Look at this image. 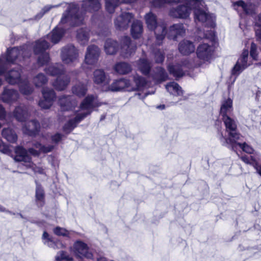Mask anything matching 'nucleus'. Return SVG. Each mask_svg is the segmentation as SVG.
I'll return each mask as SVG.
<instances>
[{
	"label": "nucleus",
	"mask_w": 261,
	"mask_h": 261,
	"mask_svg": "<svg viewBox=\"0 0 261 261\" xmlns=\"http://www.w3.org/2000/svg\"><path fill=\"white\" fill-rule=\"evenodd\" d=\"M223 121L225 125L226 132L228 134V138L224 137L222 134H221L220 140L223 146L228 145L234 139L240 140L242 137L237 131V124L234 120L232 119L230 116H225L222 118Z\"/></svg>",
	"instance_id": "7"
},
{
	"label": "nucleus",
	"mask_w": 261,
	"mask_h": 261,
	"mask_svg": "<svg viewBox=\"0 0 261 261\" xmlns=\"http://www.w3.org/2000/svg\"><path fill=\"white\" fill-rule=\"evenodd\" d=\"M234 7H240L242 10L248 14H252L254 12V7L250 4H245L243 1H239L233 5Z\"/></svg>",
	"instance_id": "47"
},
{
	"label": "nucleus",
	"mask_w": 261,
	"mask_h": 261,
	"mask_svg": "<svg viewBox=\"0 0 261 261\" xmlns=\"http://www.w3.org/2000/svg\"><path fill=\"white\" fill-rule=\"evenodd\" d=\"M42 238L43 239H46V241H48V239H50L49 238L48 234L46 232H44L43 236H42Z\"/></svg>",
	"instance_id": "64"
},
{
	"label": "nucleus",
	"mask_w": 261,
	"mask_h": 261,
	"mask_svg": "<svg viewBox=\"0 0 261 261\" xmlns=\"http://www.w3.org/2000/svg\"><path fill=\"white\" fill-rule=\"evenodd\" d=\"M129 0H106V9L110 13H113L115 9L121 3H127Z\"/></svg>",
	"instance_id": "38"
},
{
	"label": "nucleus",
	"mask_w": 261,
	"mask_h": 261,
	"mask_svg": "<svg viewBox=\"0 0 261 261\" xmlns=\"http://www.w3.org/2000/svg\"><path fill=\"white\" fill-rule=\"evenodd\" d=\"M241 159L245 163L251 164L253 167L255 166V164L256 163L254 161L252 160V159H250L249 157L246 156H242Z\"/></svg>",
	"instance_id": "60"
},
{
	"label": "nucleus",
	"mask_w": 261,
	"mask_h": 261,
	"mask_svg": "<svg viewBox=\"0 0 261 261\" xmlns=\"http://www.w3.org/2000/svg\"><path fill=\"white\" fill-rule=\"evenodd\" d=\"M152 77L157 82H162L167 79L168 75L165 70L160 67L155 69V73L152 75Z\"/></svg>",
	"instance_id": "44"
},
{
	"label": "nucleus",
	"mask_w": 261,
	"mask_h": 261,
	"mask_svg": "<svg viewBox=\"0 0 261 261\" xmlns=\"http://www.w3.org/2000/svg\"><path fill=\"white\" fill-rule=\"evenodd\" d=\"M248 51L247 49H244L231 70L232 75L236 76H238L251 64V63H248Z\"/></svg>",
	"instance_id": "11"
},
{
	"label": "nucleus",
	"mask_w": 261,
	"mask_h": 261,
	"mask_svg": "<svg viewBox=\"0 0 261 261\" xmlns=\"http://www.w3.org/2000/svg\"><path fill=\"white\" fill-rule=\"evenodd\" d=\"M19 98V94L16 89L4 88L3 91L1 95V99L5 103L12 104L16 102Z\"/></svg>",
	"instance_id": "15"
},
{
	"label": "nucleus",
	"mask_w": 261,
	"mask_h": 261,
	"mask_svg": "<svg viewBox=\"0 0 261 261\" xmlns=\"http://www.w3.org/2000/svg\"><path fill=\"white\" fill-rule=\"evenodd\" d=\"M99 106L96 96L88 95L82 101L80 105L79 112L75 118L69 120L63 127L64 131L69 133L77 124L81 121L87 116L90 115L95 107Z\"/></svg>",
	"instance_id": "2"
},
{
	"label": "nucleus",
	"mask_w": 261,
	"mask_h": 261,
	"mask_svg": "<svg viewBox=\"0 0 261 261\" xmlns=\"http://www.w3.org/2000/svg\"><path fill=\"white\" fill-rule=\"evenodd\" d=\"M186 30L182 23H176L171 25L168 30L165 29V36L170 40H176L179 36H183Z\"/></svg>",
	"instance_id": "13"
},
{
	"label": "nucleus",
	"mask_w": 261,
	"mask_h": 261,
	"mask_svg": "<svg viewBox=\"0 0 261 261\" xmlns=\"http://www.w3.org/2000/svg\"><path fill=\"white\" fill-rule=\"evenodd\" d=\"M30 55V52L25 45L20 47V48L14 47L11 49H8L7 55L0 57V75H3L6 71L10 64L17 63L26 57H29Z\"/></svg>",
	"instance_id": "3"
},
{
	"label": "nucleus",
	"mask_w": 261,
	"mask_h": 261,
	"mask_svg": "<svg viewBox=\"0 0 261 261\" xmlns=\"http://www.w3.org/2000/svg\"><path fill=\"white\" fill-rule=\"evenodd\" d=\"M93 81L98 85H106L109 84L110 79L102 69H96L93 74Z\"/></svg>",
	"instance_id": "23"
},
{
	"label": "nucleus",
	"mask_w": 261,
	"mask_h": 261,
	"mask_svg": "<svg viewBox=\"0 0 261 261\" xmlns=\"http://www.w3.org/2000/svg\"><path fill=\"white\" fill-rule=\"evenodd\" d=\"M42 94L43 98L48 101L49 105H52L53 101L56 98V93L54 90L52 89L45 87L43 88L42 90Z\"/></svg>",
	"instance_id": "37"
},
{
	"label": "nucleus",
	"mask_w": 261,
	"mask_h": 261,
	"mask_svg": "<svg viewBox=\"0 0 261 261\" xmlns=\"http://www.w3.org/2000/svg\"><path fill=\"white\" fill-rule=\"evenodd\" d=\"M63 137V135L59 133H57L55 135L51 136V140L53 142L55 143H58Z\"/></svg>",
	"instance_id": "59"
},
{
	"label": "nucleus",
	"mask_w": 261,
	"mask_h": 261,
	"mask_svg": "<svg viewBox=\"0 0 261 261\" xmlns=\"http://www.w3.org/2000/svg\"><path fill=\"white\" fill-rule=\"evenodd\" d=\"M64 34V31L63 29L56 28L45 37L41 38L36 42L34 51L35 54L40 55L38 58V63L40 66L46 64L50 60L49 54L45 52V50L50 47L48 41L53 44H56L60 41Z\"/></svg>",
	"instance_id": "1"
},
{
	"label": "nucleus",
	"mask_w": 261,
	"mask_h": 261,
	"mask_svg": "<svg viewBox=\"0 0 261 261\" xmlns=\"http://www.w3.org/2000/svg\"><path fill=\"white\" fill-rule=\"evenodd\" d=\"M168 69L170 73L172 74L176 78L181 77L184 74L181 67L178 65H169L168 67Z\"/></svg>",
	"instance_id": "46"
},
{
	"label": "nucleus",
	"mask_w": 261,
	"mask_h": 261,
	"mask_svg": "<svg viewBox=\"0 0 261 261\" xmlns=\"http://www.w3.org/2000/svg\"><path fill=\"white\" fill-rule=\"evenodd\" d=\"M195 49L193 42L187 40L181 41L178 45L179 51L184 55H188L193 53Z\"/></svg>",
	"instance_id": "30"
},
{
	"label": "nucleus",
	"mask_w": 261,
	"mask_h": 261,
	"mask_svg": "<svg viewBox=\"0 0 261 261\" xmlns=\"http://www.w3.org/2000/svg\"><path fill=\"white\" fill-rule=\"evenodd\" d=\"M136 45L131 42L127 36L123 37L121 40V54L124 58H128L135 53Z\"/></svg>",
	"instance_id": "17"
},
{
	"label": "nucleus",
	"mask_w": 261,
	"mask_h": 261,
	"mask_svg": "<svg viewBox=\"0 0 261 261\" xmlns=\"http://www.w3.org/2000/svg\"><path fill=\"white\" fill-rule=\"evenodd\" d=\"M254 167L256 170L257 172L261 176V166L255 163Z\"/></svg>",
	"instance_id": "62"
},
{
	"label": "nucleus",
	"mask_w": 261,
	"mask_h": 261,
	"mask_svg": "<svg viewBox=\"0 0 261 261\" xmlns=\"http://www.w3.org/2000/svg\"><path fill=\"white\" fill-rule=\"evenodd\" d=\"M134 82L135 84L133 86L129 80L122 78L114 81L113 83L108 87L109 90L111 91H119L123 90L127 91H136L142 90L146 85L147 82L146 80L138 75L136 74L134 76Z\"/></svg>",
	"instance_id": "4"
},
{
	"label": "nucleus",
	"mask_w": 261,
	"mask_h": 261,
	"mask_svg": "<svg viewBox=\"0 0 261 261\" xmlns=\"http://www.w3.org/2000/svg\"><path fill=\"white\" fill-rule=\"evenodd\" d=\"M40 125L36 120L28 122L22 128L23 133L29 136H35L40 131Z\"/></svg>",
	"instance_id": "22"
},
{
	"label": "nucleus",
	"mask_w": 261,
	"mask_h": 261,
	"mask_svg": "<svg viewBox=\"0 0 261 261\" xmlns=\"http://www.w3.org/2000/svg\"><path fill=\"white\" fill-rule=\"evenodd\" d=\"M49 102H48L47 100L44 99L43 98V99L42 100H40L39 101V106L42 108V109H48L49 108H50V107L52 106V105H49L48 103Z\"/></svg>",
	"instance_id": "57"
},
{
	"label": "nucleus",
	"mask_w": 261,
	"mask_h": 261,
	"mask_svg": "<svg viewBox=\"0 0 261 261\" xmlns=\"http://www.w3.org/2000/svg\"><path fill=\"white\" fill-rule=\"evenodd\" d=\"M189 0H185L183 4H180L175 8H172L170 11V15L171 16L180 19L188 18L193 10V3L189 4Z\"/></svg>",
	"instance_id": "10"
},
{
	"label": "nucleus",
	"mask_w": 261,
	"mask_h": 261,
	"mask_svg": "<svg viewBox=\"0 0 261 261\" xmlns=\"http://www.w3.org/2000/svg\"><path fill=\"white\" fill-rule=\"evenodd\" d=\"M143 32V25L140 21L135 20L133 21L131 28V33L133 38L135 39L141 37Z\"/></svg>",
	"instance_id": "33"
},
{
	"label": "nucleus",
	"mask_w": 261,
	"mask_h": 261,
	"mask_svg": "<svg viewBox=\"0 0 261 261\" xmlns=\"http://www.w3.org/2000/svg\"><path fill=\"white\" fill-rule=\"evenodd\" d=\"M214 51L213 47L207 43L200 44L196 50L197 57L204 62L208 61L212 58Z\"/></svg>",
	"instance_id": "16"
},
{
	"label": "nucleus",
	"mask_w": 261,
	"mask_h": 261,
	"mask_svg": "<svg viewBox=\"0 0 261 261\" xmlns=\"http://www.w3.org/2000/svg\"><path fill=\"white\" fill-rule=\"evenodd\" d=\"M255 24L257 27L255 30L256 36L258 40H261V13L258 15L256 19Z\"/></svg>",
	"instance_id": "50"
},
{
	"label": "nucleus",
	"mask_w": 261,
	"mask_h": 261,
	"mask_svg": "<svg viewBox=\"0 0 261 261\" xmlns=\"http://www.w3.org/2000/svg\"><path fill=\"white\" fill-rule=\"evenodd\" d=\"M21 69L20 67H17L16 69H12L8 72H5L4 76L6 81L11 85L19 84L22 80L21 76Z\"/></svg>",
	"instance_id": "14"
},
{
	"label": "nucleus",
	"mask_w": 261,
	"mask_h": 261,
	"mask_svg": "<svg viewBox=\"0 0 261 261\" xmlns=\"http://www.w3.org/2000/svg\"><path fill=\"white\" fill-rule=\"evenodd\" d=\"M72 93L79 97L84 96L87 91L86 85L79 83L74 86L72 88Z\"/></svg>",
	"instance_id": "43"
},
{
	"label": "nucleus",
	"mask_w": 261,
	"mask_h": 261,
	"mask_svg": "<svg viewBox=\"0 0 261 261\" xmlns=\"http://www.w3.org/2000/svg\"><path fill=\"white\" fill-rule=\"evenodd\" d=\"M100 54L99 48L95 45L88 46L85 55V63L89 65H94L98 61Z\"/></svg>",
	"instance_id": "19"
},
{
	"label": "nucleus",
	"mask_w": 261,
	"mask_h": 261,
	"mask_svg": "<svg viewBox=\"0 0 261 261\" xmlns=\"http://www.w3.org/2000/svg\"><path fill=\"white\" fill-rule=\"evenodd\" d=\"M61 4L57 5H47L43 7V8L41 10V11L38 13L34 18L35 20H38L42 18V17L44 15L45 13L48 12L51 9L54 8H57L59 7Z\"/></svg>",
	"instance_id": "49"
},
{
	"label": "nucleus",
	"mask_w": 261,
	"mask_h": 261,
	"mask_svg": "<svg viewBox=\"0 0 261 261\" xmlns=\"http://www.w3.org/2000/svg\"><path fill=\"white\" fill-rule=\"evenodd\" d=\"M166 88L170 94L173 95L179 96L182 94L181 88L175 82H172L168 83L166 85Z\"/></svg>",
	"instance_id": "36"
},
{
	"label": "nucleus",
	"mask_w": 261,
	"mask_h": 261,
	"mask_svg": "<svg viewBox=\"0 0 261 261\" xmlns=\"http://www.w3.org/2000/svg\"><path fill=\"white\" fill-rule=\"evenodd\" d=\"M76 37L81 44L85 45L89 40V31L86 29H79L77 32Z\"/></svg>",
	"instance_id": "39"
},
{
	"label": "nucleus",
	"mask_w": 261,
	"mask_h": 261,
	"mask_svg": "<svg viewBox=\"0 0 261 261\" xmlns=\"http://www.w3.org/2000/svg\"><path fill=\"white\" fill-rule=\"evenodd\" d=\"M105 50L107 54L114 55L118 50V43L115 40L108 39L106 41L105 44Z\"/></svg>",
	"instance_id": "31"
},
{
	"label": "nucleus",
	"mask_w": 261,
	"mask_h": 261,
	"mask_svg": "<svg viewBox=\"0 0 261 261\" xmlns=\"http://www.w3.org/2000/svg\"><path fill=\"white\" fill-rule=\"evenodd\" d=\"M44 71L49 75L58 76L65 73V68L63 64L56 63L45 67Z\"/></svg>",
	"instance_id": "27"
},
{
	"label": "nucleus",
	"mask_w": 261,
	"mask_h": 261,
	"mask_svg": "<svg viewBox=\"0 0 261 261\" xmlns=\"http://www.w3.org/2000/svg\"><path fill=\"white\" fill-rule=\"evenodd\" d=\"M232 101L230 99H228L223 103L220 112L222 118L225 116H230L232 111Z\"/></svg>",
	"instance_id": "34"
},
{
	"label": "nucleus",
	"mask_w": 261,
	"mask_h": 261,
	"mask_svg": "<svg viewBox=\"0 0 261 261\" xmlns=\"http://www.w3.org/2000/svg\"><path fill=\"white\" fill-rule=\"evenodd\" d=\"M154 59L156 63H160L163 62L164 60V55L160 50L154 51Z\"/></svg>",
	"instance_id": "54"
},
{
	"label": "nucleus",
	"mask_w": 261,
	"mask_h": 261,
	"mask_svg": "<svg viewBox=\"0 0 261 261\" xmlns=\"http://www.w3.org/2000/svg\"><path fill=\"white\" fill-rule=\"evenodd\" d=\"M180 0H156L153 3L155 7H161L165 3H178Z\"/></svg>",
	"instance_id": "53"
},
{
	"label": "nucleus",
	"mask_w": 261,
	"mask_h": 261,
	"mask_svg": "<svg viewBox=\"0 0 261 261\" xmlns=\"http://www.w3.org/2000/svg\"><path fill=\"white\" fill-rule=\"evenodd\" d=\"M44 243L47 245L48 247L53 248L55 249H59L61 247H63V244L59 241L56 242L53 241L50 239H48V241H45Z\"/></svg>",
	"instance_id": "51"
},
{
	"label": "nucleus",
	"mask_w": 261,
	"mask_h": 261,
	"mask_svg": "<svg viewBox=\"0 0 261 261\" xmlns=\"http://www.w3.org/2000/svg\"><path fill=\"white\" fill-rule=\"evenodd\" d=\"M58 102L62 111L71 110L77 105L72 96L62 95L59 98Z\"/></svg>",
	"instance_id": "20"
},
{
	"label": "nucleus",
	"mask_w": 261,
	"mask_h": 261,
	"mask_svg": "<svg viewBox=\"0 0 261 261\" xmlns=\"http://www.w3.org/2000/svg\"><path fill=\"white\" fill-rule=\"evenodd\" d=\"M100 7V0H85L83 2L82 9L85 12H92L98 11Z\"/></svg>",
	"instance_id": "29"
},
{
	"label": "nucleus",
	"mask_w": 261,
	"mask_h": 261,
	"mask_svg": "<svg viewBox=\"0 0 261 261\" xmlns=\"http://www.w3.org/2000/svg\"><path fill=\"white\" fill-rule=\"evenodd\" d=\"M31 162L29 163L28 167L32 168V170L35 173H39L40 174H44V169L42 167H37L36 166H32Z\"/></svg>",
	"instance_id": "58"
},
{
	"label": "nucleus",
	"mask_w": 261,
	"mask_h": 261,
	"mask_svg": "<svg viewBox=\"0 0 261 261\" xmlns=\"http://www.w3.org/2000/svg\"><path fill=\"white\" fill-rule=\"evenodd\" d=\"M36 188V199L39 206H42L44 204V190L37 181Z\"/></svg>",
	"instance_id": "41"
},
{
	"label": "nucleus",
	"mask_w": 261,
	"mask_h": 261,
	"mask_svg": "<svg viewBox=\"0 0 261 261\" xmlns=\"http://www.w3.org/2000/svg\"><path fill=\"white\" fill-rule=\"evenodd\" d=\"M0 151L5 154H9L11 152V150L8 146L5 144L0 140Z\"/></svg>",
	"instance_id": "55"
},
{
	"label": "nucleus",
	"mask_w": 261,
	"mask_h": 261,
	"mask_svg": "<svg viewBox=\"0 0 261 261\" xmlns=\"http://www.w3.org/2000/svg\"><path fill=\"white\" fill-rule=\"evenodd\" d=\"M56 261H73V258L66 252L59 251L56 256Z\"/></svg>",
	"instance_id": "48"
},
{
	"label": "nucleus",
	"mask_w": 261,
	"mask_h": 261,
	"mask_svg": "<svg viewBox=\"0 0 261 261\" xmlns=\"http://www.w3.org/2000/svg\"><path fill=\"white\" fill-rule=\"evenodd\" d=\"M54 232L57 236L68 237L69 232L64 228L57 227L54 229Z\"/></svg>",
	"instance_id": "52"
},
{
	"label": "nucleus",
	"mask_w": 261,
	"mask_h": 261,
	"mask_svg": "<svg viewBox=\"0 0 261 261\" xmlns=\"http://www.w3.org/2000/svg\"><path fill=\"white\" fill-rule=\"evenodd\" d=\"M241 140L242 138L240 140ZM239 141H240V140H237V139L235 138L233 140L230 141V142L228 143V145H225V146L234 151H236L238 148H240L247 153L251 154L253 153V149L250 146L247 144L246 143H242L239 142Z\"/></svg>",
	"instance_id": "26"
},
{
	"label": "nucleus",
	"mask_w": 261,
	"mask_h": 261,
	"mask_svg": "<svg viewBox=\"0 0 261 261\" xmlns=\"http://www.w3.org/2000/svg\"><path fill=\"white\" fill-rule=\"evenodd\" d=\"M133 19V15L130 13H122L115 20L114 23L117 29L120 30L126 29Z\"/></svg>",
	"instance_id": "18"
},
{
	"label": "nucleus",
	"mask_w": 261,
	"mask_h": 261,
	"mask_svg": "<svg viewBox=\"0 0 261 261\" xmlns=\"http://www.w3.org/2000/svg\"><path fill=\"white\" fill-rule=\"evenodd\" d=\"M20 92L23 95L31 94L34 91V88L30 85L28 79L23 80L19 84Z\"/></svg>",
	"instance_id": "35"
},
{
	"label": "nucleus",
	"mask_w": 261,
	"mask_h": 261,
	"mask_svg": "<svg viewBox=\"0 0 261 261\" xmlns=\"http://www.w3.org/2000/svg\"><path fill=\"white\" fill-rule=\"evenodd\" d=\"M61 58L65 64H71L79 59V51L72 44H68L62 48Z\"/></svg>",
	"instance_id": "9"
},
{
	"label": "nucleus",
	"mask_w": 261,
	"mask_h": 261,
	"mask_svg": "<svg viewBox=\"0 0 261 261\" xmlns=\"http://www.w3.org/2000/svg\"><path fill=\"white\" fill-rule=\"evenodd\" d=\"M72 252L76 257L79 258L85 257L87 258H92L93 256L87 244L80 241H77L74 244Z\"/></svg>",
	"instance_id": "12"
},
{
	"label": "nucleus",
	"mask_w": 261,
	"mask_h": 261,
	"mask_svg": "<svg viewBox=\"0 0 261 261\" xmlns=\"http://www.w3.org/2000/svg\"><path fill=\"white\" fill-rule=\"evenodd\" d=\"M138 68L143 74L147 75L149 73L151 65L146 59H141L138 62Z\"/></svg>",
	"instance_id": "45"
},
{
	"label": "nucleus",
	"mask_w": 261,
	"mask_h": 261,
	"mask_svg": "<svg viewBox=\"0 0 261 261\" xmlns=\"http://www.w3.org/2000/svg\"><path fill=\"white\" fill-rule=\"evenodd\" d=\"M34 147L38 150H35L34 148H30L29 149V152L34 155L38 156L41 153H48L51 152L55 148L53 145H48L47 146L43 145L39 142H37L34 144Z\"/></svg>",
	"instance_id": "25"
},
{
	"label": "nucleus",
	"mask_w": 261,
	"mask_h": 261,
	"mask_svg": "<svg viewBox=\"0 0 261 261\" xmlns=\"http://www.w3.org/2000/svg\"><path fill=\"white\" fill-rule=\"evenodd\" d=\"M2 134L3 137L10 142L14 143L17 140V135L12 129L4 128Z\"/></svg>",
	"instance_id": "42"
},
{
	"label": "nucleus",
	"mask_w": 261,
	"mask_h": 261,
	"mask_svg": "<svg viewBox=\"0 0 261 261\" xmlns=\"http://www.w3.org/2000/svg\"><path fill=\"white\" fill-rule=\"evenodd\" d=\"M28 116V107L22 104L16 107L13 112V116L18 121H24Z\"/></svg>",
	"instance_id": "24"
},
{
	"label": "nucleus",
	"mask_w": 261,
	"mask_h": 261,
	"mask_svg": "<svg viewBox=\"0 0 261 261\" xmlns=\"http://www.w3.org/2000/svg\"><path fill=\"white\" fill-rule=\"evenodd\" d=\"M48 78L42 73H39L35 75L33 82L36 87H41L47 83Z\"/></svg>",
	"instance_id": "40"
},
{
	"label": "nucleus",
	"mask_w": 261,
	"mask_h": 261,
	"mask_svg": "<svg viewBox=\"0 0 261 261\" xmlns=\"http://www.w3.org/2000/svg\"><path fill=\"white\" fill-rule=\"evenodd\" d=\"M70 82L69 74L60 75L53 82V86L58 91H62L66 88Z\"/></svg>",
	"instance_id": "21"
},
{
	"label": "nucleus",
	"mask_w": 261,
	"mask_h": 261,
	"mask_svg": "<svg viewBox=\"0 0 261 261\" xmlns=\"http://www.w3.org/2000/svg\"><path fill=\"white\" fill-rule=\"evenodd\" d=\"M16 155L14 159L17 162H24L30 163L31 158L29 155L28 152L25 149L21 146H17L15 149Z\"/></svg>",
	"instance_id": "28"
},
{
	"label": "nucleus",
	"mask_w": 261,
	"mask_h": 261,
	"mask_svg": "<svg viewBox=\"0 0 261 261\" xmlns=\"http://www.w3.org/2000/svg\"><path fill=\"white\" fill-rule=\"evenodd\" d=\"M114 69L119 74H126L131 71L132 67L127 63L119 62L115 65Z\"/></svg>",
	"instance_id": "32"
},
{
	"label": "nucleus",
	"mask_w": 261,
	"mask_h": 261,
	"mask_svg": "<svg viewBox=\"0 0 261 261\" xmlns=\"http://www.w3.org/2000/svg\"><path fill=\"white\" fill-rule=\"evenodd\" d=\"M255 99L257 101H261V89L258 88L256 92V97Z\"/></svg>",
	"instance_id": "61"
},
{
	"label": "nucleus",
	"mask_w": 261,
	"mask_h": 261,
	"mask_svg": "<svg viewBox=\"0 0 261 261\" xmlns=\"http://www.w3.org/2000/svg\"><path fill=\"white\" fill-rule=\"evenodd\" d=\"M146 23L150 30H153L156 37V43L161 45L165 37V24L157 21L156 16L151 12L146 14L145 16Z\"/></svg>",
	"instance_id": "5"
},
{
	"label": "nucleus",
	"mask_w": 261,
	"mask_h": 261,
	"mask_svg": "<svg viewBox=\"0 0 261 261\" xmlns=\"http://www.w3.org/2000/svg\"><path fill=\"white\" fill-rule=\"evenodd\" d=\"M147 94L146 93L143 96L141 95L140 93H137L135 94V96H137L139 99H144L146 96Z\"/></svg>",
	"instance_id": "63"
},
{
	"label": "nucleus",
	"mask_w": 261,
	"mask_h": 261,
	"mask_svg": "<svg viewBox=\"0 0 261 261\" xmlns=\"http://www.w3.org/2000/svg\"><path fill=\"white\" fill-rule=\"evenodd\" d=\"M189 4L193 3V10H194V20L203 23L211 21V16L203 8L204 2L203 0H189Z\"/></svg>",
	"instance_id": "8"
},
{
	"label": "nucleus",
	"mask_w": 261,
	"mask_h": 261,
	"mask_svg": "<svg viewBox=\"0 0 261 261\" xmlns=\"http://www.w3.org/2000/svg\"><path fill=\"white\" fill-rule=\"evenodd\" d=\"M84 14L80 12L75 4H69L66 11L63 14L60 23L69 22L71 25H79L83 23Z\"/></svg>",
	"instance_id": "6"
},
{
	"label": "nucleus",
	"mask_w": 261,
	"mask_h": 261,
	"mask_svg": "<svg viewBox=\"0 0 261 261\" xmlns=\"http://www.w3.org/2000/svg\"><path fill=\"white\" fill-rule=\"evenodd\" d=\"M256 45L254 43H252L250 48V56L254 60H257V54L256 53Z\"/></svg>",
	"instance_id": "56"
}]
</instances>
